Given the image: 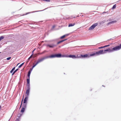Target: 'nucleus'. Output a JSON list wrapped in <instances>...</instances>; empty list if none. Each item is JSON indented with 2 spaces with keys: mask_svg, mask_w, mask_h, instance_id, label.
Masks as SVG:
<instances>
[{
  "mask_svg": "<svg viewBox=\"0 0 121 121\" xmlns=\"http://www.w3.org/2000/svg\"><path fill=\"white\" fill-rule=\"evenodd\" d=\"M33 54H32L31 56L30 57V58H31L32 57V56H33Z\"/></svg>",
  "mask_w": 121,
  "mask_h": 121,
  "instance_id": "31",
  "label": "nucleus"
},
{
  "mask_svg": "<svg viewBox=\"0 0 121 121\" xmlns=\"http://www.w3.org/2000/svg\"><path fill=\"white\" fill-rule=\"evenodd\" d=\"M75 24V23H73V24H69L68 26L69 27H70L71 26H74Z\"/></svg>",
  "mask_w": 121,
  "mask_h": 121,
  "instance_id": "17",
  "label": "nucleus"
},
{
  "mask_svg": "<svg viewBox=\"0 0 121 121\" xmlns=\"http://www.w3.org/2000/svg\"><path fill=\"white\" fill-rule=\"evenodd\" d=\"M47 46L49 47L50 48H53L55 46L54 45L52 44L51 45H47Z\"/></svg>",
  "mask_w": 121,
  "mask_h": 121,
  "instance_id": "11",
  "label": "nucleus"
},
{
  "mask_svg": "<svg viewBox=\"0 0 121 121\" xmlns=\"http://www.w3.org/2000/svg\"><path fill=\"white\" fill-rule=\"evenodd\" d=\"M36 54H35V55H34V57H35L36 56Z\"/></svg>",
  "mask_w": 121,
  "mask_h": 121,
  "instance_id": "34",
  "label": "nucleus"
},
{
  "mask_svg": "<svg viewBox=\"0 0 121 121\" xmlns=\"http://www.w3.org/2000/svg\"><path fill=\"white\" fill-rule=\"evenodd\" d=\"M67 57H69L70 58H76V56L75 55H70L68 56H66Z\"/></svg>",
  "mask_w": 121,
  "mask_h": 121,
  "instance_id": "9",
  "label": "nucleus"
},
{
  "mask_svg": "<svg viewBox=\"0 0 121 121\" xmlns=\"http://www.w3.org/2000/svg\"><path fill=\"white\" fill-rule=\"evenodd\" d=\"M11 58V57H9L7 58V60H10Z\"/></svg>",
  "mask_w": 121,
  "mask_h": 121,
  "instance_id": "26",
  "label": "nucleus"
},
{
  "mask_svg": "<svg viewBox=\"0 0 121 121\" xmlns=\"http://www.w3.org/2000/svg\"><path fill=\"white\" fill-rule=\"evenodd\" d=\"M76 58H81V55H80V56H78V55H77V56H76Z\"/></svg>",
  "mask_w": 121,
  "mask_h": 121,
  "instance_id": "21",
  "label": "nucleus"
},
{
  "mask_svg": "<svg viewBox=\"0 0 121 121\" xmlns=\"http://www.w3.org/2000/svg\"><path fill=\"white\" fill-rule=\"evenodd\" d=\"M116 4H115L113 6L112 8V9H114L116 8Z\"/></svg>",
  "mask_w": 121,
  "mask_h": 121,
  "instance_id": "19",
  "label": "nucleus"
},
{
  "mask_svg": "<svg viewBox=\"0 0 121 121\" xmlns=\"http://www.w3.org/2000/svg\"><path fill=\"white\" fill-rule=\"evenodd\" d=\"M43 52H44V53L45 52H47V51H46V50H45V51H43Z\"/></svg>",
  "mask_w": 121,
  "mask_h": 121,
  "instance_id": "33",
  "label": "nucleus"
},
{
  "mask_svg": "<svg viewBox=\"0 0 121 121\" xmlns=\"http://www.w3.org/2000/svg\"><path fill=\"white\" fill-rule=\"evenodd\" d=\"M67 39H66L59 41L57 43V44H59L60 43L63 42L64 41H65Z\"/></svg>",
  "mask_w": 121,
  "mask_h": 121,
  "instance_id": "14",
  "label": "nucleus"
},
{
  "mask_svg": "<svg viewBox=\"0 0 121 121\" xmlns=\"http://www.w3.org/2000/svg\"><path fill=\"white\" fill-rule=\"evenodd\" d=\"M24 63H23L21 64L20 65H19L18 66V68H21L24 64Z\"/></svg>",
  "mask_w": 121,
  "mask_h": 121,
  "instance_id": "22",
  "label": "nucleus"
},
{
  "mask_svg": "<svg viewBox=\"0 0 121 121\" xmlns=\"http://www.w3.org/2000/svg\"><path fill=\"white\" fill-rule=\"evenodd\" d=\"M91 54H90L89 55L86 54L84 55H81V58H86V57H89L90 56H91Z\"/></svg>",
  "mask_w": 121,
  "mask_h": 121,
  "instance_id": "8",
  "label": "nucleus"
},
{
  "mask_svg": "<svg viewBox=\"0 0 121 121\" xmlns=\"http://www.w3.org/2000/svg\"><path fill=\"white\" fill-rule=\"evenodd\" d=\"M106 13V12H104L103 13Z\"/></svg>",
  "mask_w": 121,
  "mask_h": 121,
  "instance_id": "36",
  "label": "nucleus"
},
{
  "mask_svg": "<svg viewBox=\"0 0 121 121\" xmlns=\"http://www.w3.org/2000/svg\"><path fill=\"white\" fill-rule=\"evenodd\" d=\"M47 57V58H55V54H54V55H51V56H48Z\"/></svg>",
  "mask_w": 121,
  "mask_h": 121,
  "instance_id": "10",
  "label": "nucleus"
},
{
  "mask_svg": "<svg viewBox=\"0 0 121 121\" xmlns=\"http://www.w3.org/2000/svg\"><path fill=\"white\" fill-rule=\"evenodd\" d=\"M30 91H26L25 93L26 97L24 100L23 103H27V101L28 98V96L29 95Z\"/></svg>",
  "mask_w": 121,
  "mask_h": 121,
  "instance_id": "4",
  "label": "nucleus"
},
{
  "mask_svg": "<svg viewBox=\"0 0 121 121\" xmlns=\"http://www.w3.org/2000/svg\"><path fill=\"white\" fill-rule=\"evenodd\" d=\"M13 70H12L11 71H10V73H12V72H13Z\"/></svg>",
  "mask_w": 121,
  "mask_h": 121,
  "instance_id": "32",
  "label": "nucleus"
},
{
  "mask_svg": "<svg viewBox=\"0 0 121 121\" xmlns=\"http://www.w3.org/2000/svg\"><path fill=\"white\" fill-rule=\"evenodd\" d=\"M18 69H16V70L12 73V75H13L17 71V70Z\"/></svg>",
  "mask_w": 121,
  "mask_h": 121,
  "instance_id": "18",
  "label": "nucleus"
},
{
  "mask_svg": "<svg viewBox=\"0 0 121 121\" xmlns=\"http://www.w3.org/2000/svg\"><path fill=\"white\" fill-rule=\"evenodd\" d=\"M121 49V47L120 45H119L117 46L116 47H114L112 49H110L108 48L107 49L104 50L105 52V53H106V52L108 51L109 52H112L114 51H116L119 50Z\"/></svg>",
  "mask_w": 121,
  "mask_h": 121,
  "instance_id": "1",
  "label": "nucleus"
},
{
  "mask_svg": "<svg viewBox=\"0 0 121 121\" xmlns=\"http://www.w3.org/2000/svg\"><path fill=\"white\" fill-rule=\"evenodd\" d=\"M117 22V21L116 20L112 21L110 22H109L108 23V24H112V23H115L116 22Z\"/></svg>",
  "mask_w": 121,
  "mask_h": 121,
  "instance_id": "13",
  "label": "nucleus"
},
{
  "mask_svg": "<svg viewBox=\"0 0 121 121\" xmlns=\"http://www.w3.org/2000/svg\"><path fill=\"white\" fill-rule=\"evenodd\" d=\"M30 58L29 57L28 59V61L30 60Z\"/></svg>",
  "mask_w": 121,
  "mask_h": 121,
  "instance_id": "35",
  "label": "nucleus"
},
{
  "mask_svg": "<svg viewBox=\"0 0 121 121\" xmlns=\"http://www.w3.org/2000/svg\"><path fill=\"white\" fill-rule=\"evenodd\" d=\"M15 67H14V68H13L12 70H13H13H14V69H15Z\"/></svg>",
  "mask_w": 121,
  "mask_h": 121,
  "instance_id": "30",
  "label": "nucleus"
},
{
  "mask_svg": "<svg viewBox=\"0 0 121 121\" xmlns=\"http://www.w3.org/2000/svg\"><path fill=\"white\" fill-rule=\"evenodd\" d=\"M55 57L59 58L61 57H67V56L66 55H62L60 54H55Z\"/></svg>",
  "mask_w": 121,
  "mask_h": 121,
  "instance_id": "6",
  "label": "nucleus"
},
{
  "mask_svg": "<svg viewBox=\"0 0 121 121\" xmlns=\"http://www.w3.org/2000/svg\"><path fill=\"white\" fill-rule=\"evenodd\" d=\"M25 108L23 107L22 108V109L21 110V112L22 113L23 112L25 111Z\"/></svg>",
  "mask_w": 121,
  "mask_h": 121,
  "instance_id": "16",
  "label": "nucleus"
},
{
  "mask_svg": "<svg viewBox=\"0 0 121 121\" xmlns=\"http://www.w3.org/2000/svg\"><path fill=\"white\" fill-rule=\"evenodd\" d=\"M109 46H110L109 45H105V46H104V47L105 48V47H109Z\"/></svg>",
  "mask_w": 121,
  "mask_h": 121,
  "instance_id": "28",
  "label": "nucleus"
},
{
  "mask_svg": "<svg viewBox=\"0 0 121 121\" xmlns=\"http://www.w3.org/2000/svg\"><path fill=\"white\" fill-rule=\"evenodd\" d=\"M69 34H66L65 35H64L65 36V37L66 36H69Z\"/></svg>",
  "mask_w": 121,
  "mask_h": 121,
  "instance_id": "27",
  "label": "nucleus"
},
{
  "mask_svg": "<svg viewBox=\"0 0 121 121\" xmlns=\"http://www.w3.org/2000/svg\"><path fill=\"white\" fill-rule=\"evenodd\" d=\"M44 53V52L43 51L41 53H39L38 54H43Z\"/></svg>",
  "mask_w": 121,
  "mask_h": 121,
  "instance_id": "29",
  "label": "nucleus"
},
{
  "mask_svg": "<svg viewBox=\"0 0 121 121\" xmlns=\"http://www.w3.org/2000/svg\"><path fill=\"white\" fill-rule=\"evenodd\" d=\"M27 89L26 91H30V78L27 79Z\"/></svg>",
  "mask_w": 121,
  "mask_h": 121,
  "instance_id": "5",
  "label": "nucleus"
},
{
  "mask_svg": "<svg viewBox=\"0 0 121 121\" xmlns=\"http://www.w3.org/2000/svg\"><path fill=\"white\" fill-rule=\"evenodd\" d=\"M65 37V35H64L63 36L61 37L60 38L61 39H62Z\"/></svg>",
  "mask_w": 121,
  "mask_h": 121,
  "instance_id": "24",
  "label": "nucleus"
},
{
  "mask_svg": "<svg viewBox=\"0 0 121 121\" xmlns=\"http://www.w3.org/2000/svg\"><path fill=\"white\" fill-rule=\"evenodd\" d=\"M97 25V23H95L93 24L91 26L89 29V30H93L95 27Z\"/></svg>",
  "mask_w": 121,
  "mask_h": 121,
  "instance_id": "7",
  "label": "nucleus"
},
{
  "mask_svg": "<svg viewBox=\"0 0 121 121\" xmlns=\"http://www.w3.org/2000/svg\"><path fill=\"white\" fill-rule=\"evenodd\" d=\"M27 103H23V105L22 106L24 108H26V105H27Z\"/></svg>",
  "mask_w": 121,
  "mask_h": 121,
  "instance_id": "15",
  "label": "nucleus"
},
{
  "mask_svg": "<svg viewBox=\"0 0 121 121\" xmlns=\"http://www.w3.org/2000/svg\"><path fill=\"white\" fill-rule=\"evenodd\" d=\"M47 58V57H44L42 58H41L40 59H38V60L37 61L36 63L35 64H33V66L32 67V68H34L37 65L38 63L40 62H41L43 61L45 59H46Z\"/></svg>",
  "mask_w": 121,
  "mask_h": 121,
  "instance_id": "3",
  "label": "nucleus"
},
{
  "mask_svg": "<svg viewBox=\"0 0 121 121\" xmlns=\"http://www.w3.org/2000/svg\"><path fill=\"white\" fill-rule=\"evenodd\" d=\"M105 48L104 46H101V47H98V48L99 49H100L102 48Z\"/></svg>",
  "mask_w": 121,
  "mask_h": 121,
  "instance_id": "23",
  "label": "nucleus"
},
{
  "mask_svg": "<svg viewBox=\"0 0 121 121\" xmlns=\"http://www.w3.org/2000/svg\"><path fill=\"white\" fill-rule=\"evenodd\" d=\"M53 28H54L55 27V26H53Z\"/></svg>",
  "mask_w": 121,
  "mask_h": 121,
  "instance_id": "38",
  "label": "nucleus"
},
{
  "mask_svg": "<svg viewBox=\"0 0 121 121\" xmlns=\"http://www.w3.org/2000/svg\"><path fill=\"white\" fill-rule=\"evenodd\" d=\"M35 49H34V50L33 51V52H33L34 51V50H35Z\"/></svg>",
  "mask_w": 121,
  "mask_h": 121,
  "instance_id": "37",
  "label": "nucleus"
},
{
  "mask_svg": "<svg viewBox=\"0 0 121 121\" xmlns=\"http://www.w3.org/2000/svg\"><path fill=\"white\" fill-rule=\"evenodd\" d=\"M4 38V37L3 36H1L0 37V39L1 40L3 39Z\"/></svg>",
  "mask_w": 121,
  "mask_h": 121,
  "instance_id": "25",
  "label": "nucleus"
},
{
  "mask_svg": "<svg viewBox=\"0 0 121 121\" xmlns=\"http://www.w3.org/2000/svg\"><path fill=\"white\" fill-rule=\"evenodd\" d=\"M24 95H23V98H22V101L21 104V105L20 106V108H21V106H22V101H23V99H24Z\"/></svg>",
  "mask_w": 121,
  "mask_h": 121,
  "instance_id": "20",
  "label": "nucleus"
},
{
  "mask_svg": "<svg viewBox=\"0 0 121 121\" xmlns=\"http://www.w3.org/2000/svg\"><path fill=\"white\" fill-rule=\"evenodd\" d=\"M32 69H30V71H29L28 72V76L29 77V78H30V74L32 71Z\"/></svg>",
  "mask_w": 121,
  "mask_h": 121,
  "instance_id": "12",
  "label": "nucleus"
},
{
  "mask_svg": "<svg viewBox=\"0 0 121 121\" xmlns=\"http://www.w3.org/2000/svg\"><path fill=\"white\" fill-rule=\"evenodd\" d=\"M104 53H105V52L104 50H100L95 52H93L91 54V56H98Z\"/></svg>",
  "mask_w": 121,
  "mask_h": 121,
  "instance_id": "2",
  "label": "nucleus"
}]
</instances>
